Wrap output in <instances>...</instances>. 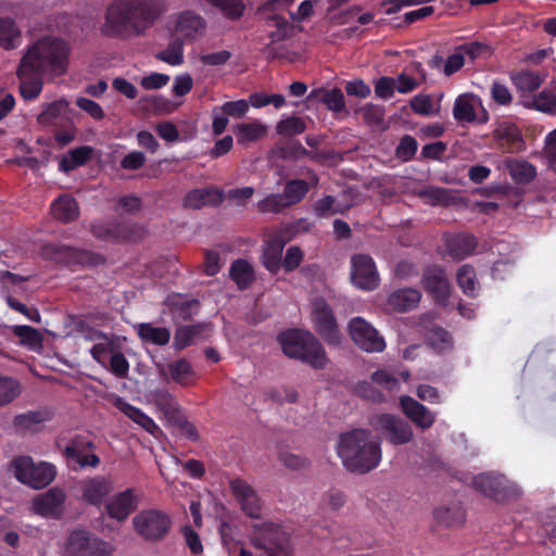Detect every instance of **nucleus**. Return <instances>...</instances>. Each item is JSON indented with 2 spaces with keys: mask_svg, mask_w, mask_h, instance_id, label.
Here are the masks:
<instances>
[{
  "mask_svg": "<svg viewBox=\"0 0 556 556\" xmlns=\"http://www.w3.org/2000/svg\"><path fill=\"white\" fill-rule=\"evenodd\" d=\"M166 11L164 0H113L100 29L110 38L141 37Z\"/></svg>",
  "mask_w": 556,
  "mask_h": 556,
  "instance_id": "1",
  "label": "nucleus"
},
{
  "mask_svg": "<svg viewBox=\"0 0 556 556\" xmlns=\"http://www.w3.org/2000/svg\"><path fill=\"white\" fill-rule=\"evenodd\" d=\"M337 453L349 471L366 473L381 460V440L371 439L367 429H354L340 435Z\"/></svg>",
  "mask_w": 556,
  "mask_h": 556,
  "instance_id": "2",
  "label": "nucleus"
},
{
  "mask_svg": "<svg viewBox=\"0 0 556 556\" xmlns=\"http://www.w3.org/2000/svg\"><path fill=\"white\" fill-rule=\"evenodd\" d=\"M71 46L67 41L46 36L36 41L21 59L24 68L34 67L42 74L59 77L67 72Z\"/></svg>",
  "mask_w": 556,
  "mask_h": 556,
  "instance_id": "3",
  "label": "nucleus"
},
{
  "mask_svg": "<svg viewBox=\"0 0 556 556\" xmlns=\"http://www.w3.org/2000/svg\"><path fill=\"white\" fill-rule=\"evenodd\" d=\"M278 342L287 356L301 359L315 369H323L328 363L325 349L311 332L290 329L279 333Z\"/></svg>",
  "mask_w": 556,
  "mask_h": 556,
  "instance_id": "4",
  "label": "nucleus"
},
{
  "mask_svg": "<svg viewBox=\"0 0 556 556\" xmlns=\"http://www.w3.org/2000/svg\"><path fill=\"white\" fill-rule=\"evenodd\" d=\"M251 543L262 549L267 556H289L291 545L288 533L280 525L264 522L253 525Z\"/></svg>",
  "mask_w": 556,
  "mask_h": 556,
  "instance_id": "5",
  "label": "nucleus"
},
{
  "mask_svg": "<svg viewBox=\"0 0 556 556\" xmlns=\"http://www.w3.org/2000/svg\"><path fill=\"white\" fill-rule=\"evenodd\" d=\"M11 469L20 482L34 489L48 486L56 476V468L53 464L47 462L35 464L30 456L14 457L11 462Z\"/></svg>",
  "mask_w": 556,
  "mask_h": 556,
  "instance_id": "6",
  "label": "nucleus"
},
{
  "mask_svg": "<svg viewBox=\"0 0 556 556\" xmlns=\"http://www.w3.org/2000/svg\"><path fill=\"white\" fill-rule=\"evenodd\" d=\"M369 424L383 440L392 445H404L414 439L410 424L399 415L377 414L370 418Z\"/></svg>",
  "mask_w": 556,
  "mask_h": 556,
  "instance_id": "7",
  "label": "nucleus"
},
{
  "mask_svg": "<svg viewBox=\"0 0 556 556\" xmlns=\"http://www.w3.org/2000/svg\"><path fill=\"white\" fill-rule=\"evenodd\" d=\"M172 518L160 509H144L132 518L136 533L148 542L162 541L172 529Z\"/></svg>",
  "mask_w": 556,
  "mask_h": 556,
  "instance_id": "8",
  "label": "nucleus"
},
{
  "mask_svg": "<svg viewBox=\"0 0 556 556\" xmlns=\"http://www.w3.org/2000/svg\"><path fill=\"white\" fill-rule=\"evenodd\" d=\"M112 552L110 543L85 529L73 530L65 543L67 556H111Z\"/></svg>",
  "mask_w": 556,
  "mask_h": 556,
  "instance_id": "9",
  "label": "nucleus"
},
{
  "mask_svg": "<svg viewBox=\"0 0 556 556\" xmlns=\"http://www.w3.org/2000/svg\"><path fill=\"white\" fill-rule=\"evenodd\" d=\"M42 255L65 266H96L104 261L98 253L60 243L43 245Z\"/></svg>",
  "mask_w": 556,
  "mask_h": 556,
  "instance_id": "10",
  "label": "nucleus"
},
{
  "mask_svg": "<svg viewBox=\"0 0 556 556\" xmlns=\"http://www.w3.org/2000/svg\"><path fill=\"white\" fill-rule=\"evenodd\" d=\"M90 231L97 239L110 242L138 241L144 233L141 226L129 220L94 222Z\"/></svg>",
  "mask_w": 556,
  "mask_h": 556,
  "instance_id": "11",
  "label": "nucleus"
},
{
  "mask_svg": "<svg viewBox=\"0 0 556 556\" xmlns=\"http://www.w3.org/2000/svg\"><path fill=\"white\" fill-rule=\"evenodd\" d=\"M472 486L484 496L496 502H506L518 496L516 486L505 476L494 472L475 476Z\"/></svg>",
  "mask_w": 556,
  "mask_h": 556,
  "instance_id": "12",
  "label": "nucleus"
},
{
  "mask_svg": "<svg viewBox=\"0 0 556 556\" xmlns=\"http://www.w3.org/2000/svg\"><path fill=\"white\" fill-rule=\"evenodd\" d=\"M351 280L361 290L371 291L378 288L380 277L370 255L359 253L351 257Z\"/></svg>",
  "mask_w": 556,
  "mask_h": 556,
  "instance_id": "13",
  "label": "nucleus"
},
{
  "mask_svg": "<svg viewBox=\"0 0 556 556\" xmlns=\"http://www.w3.org/2000/svg\"><path fill=\"white\" fill-rule=\"evenodd\" d=\"M312 316L316 332L328 344L338 345L341 341L338 324L331 307L324 299L314 301Z\"/></svg>",
  "mask_w": 556,
  "mask_h": 556,
  "instance_id": "14",
  "label": "nucleus"
},
{
  "mask_svg": "<svg viewBox=\"0 0 556 556\" xmlns=\"http://www.w3.org/2000/svg\"><path fill=\"white\" fill-rule=\"evenodd\" d=\"M349 332L353 342L365 352L379 353L386 349L383 337L362 317L350 320Z\"/></svg>",
  "mask_w": 556,
  "mask_h": 556,
  "instance_id": "15",
  "label": "nucleus"
},
{
  "mask_svg": "<svg viewBox=\"0 0 556 556\" xmlns=\"http://www.w3.org/2000/svg\"><path fill=\"white\" fill-rule=\"evenodd\" d=\"M96 444L84 437L76 435L72 438L68 444L63 448L62 454L70 465H77L78 468H97L101 459L94 453Z\"/></svg>",
  "mask_w": 556,
  "mask_h": 556,
  "instance_id": "16",
  "label": "nucleus"
},
{
  "mask_svg": "<svg viewBox=\"0 0 556 556\" xmlns=\"http://www.w3.org/2000/svg\"><path fill=\"white\" fill-rule=\"evenodd\" d=\"M229 486L243 514L252 519H261L263 502L252 485L237 478L230 481Z\"/></svg>",
  "mask_w": 556,
  "mask_h": 556,
  "instance_id": "17",
  "label": "nucleus"
},
{
  "mask_svg": "<svg viewBox=\"0 0 556 556\" xmlns=\"http://www.w3.org/2000/svg\"><path fill=\"white\" fill-rule=\"evenodd\" d=\"M421 282L425 291L438 305H446L451 293V286L441 266L433 265L427 267Z\"/></svg>",
  "mask_w": 556,
  "mask_h": 556,
  "instance_id": "18",
  "label": "nucleus"
},
{
  "mask_svg": "<svg viewBox=\"0 0 556 556\" xmlns=\"http://www.w3.org/2000/svg\"><path fill=\"white\" fill-rule=\"evenodd\" d=\"M66 494L61 488L54 486L37 495L33 506L36 514L42 517L61 519L65 509Z\"/></svg>",
  "mask_w": 556,
  "mask_h": 556,
  "instance_id": "19",
  "label": "nucleus"
},
{
  "mask_svg": "<svg viewBox=\"0 0 556 556\" xmlns=\"http://www.w3.org/2000/svg\"><path fill=\"white\" fill-rule=\"evenodd\" d=\"M496 147L505 153H519L526 149L520 128L513 122H500L493 131Z\"/></svg>",
  "mask_w": 556,
  "mask_h": 556,
  "instance_id": "20",
  "label": "nucleus"
},
{
  "mask_svg": "<svg viewBox=\"0 0 556 556\" xmlns=\"http://www.w3.org/2000/svg\"><path fill=\"white\" fill-rule=\"evenodd\" d=\"M249 112V102L244 99L236 101H227L220 106H215L212 110L213 121L212 130L216 136L222 135L229 123V117L242 118Z\"/></svg>",
  "mask_w": 556,
  "mask_h": 556,
  "instance_id": "21",
  "label": "nucleus"
},
{
  "mask_svg": "<svg viewBox=\"0 0 556 556\" xmlns=\"http://www.w3.org/2000/svg\"><path fill=\"white\" fill-rule=\"evenodd\" d=\"M83 500L92 506H101L113 491V481L106 476L89 477L79 483Z\"/></svg>",
  "mask_w": 556,
  "mask_h": 556,
  "instance_id": "22",
  "label": "nucleus"
},
{
  "mask_svg": "<svg viewBox=\"0 0 556 556\" xmlns=\"http://www.w3.org/2000/svg\"><path fill=\"white\" fill-rule=\"evenodd\" d=\"M139 496L131 488L112 495L105 505L110 518L117 521L126 520L137 509Z\"/></svg>",
  "mask_w": 556,
  "mask_h": 556,
  "instance_id": "23",
  "label": "nucleus"
},
{
  "mask_svg": "<svg viewBox=\"0 0 556 556\" xmlns=\"http://www.w3.org/2000/svg\"><path fill=\"white\" fill-rule=\"evenodd\" d=\"M205 20L192 11H185L177 17L175 34L181 40L192 42L203 36L205 31Z\"/></svg>",
  "mask_w": 556,
  "mask_h": 556,
  "instance_id": "24",
  "label": "nucleus"
},
{
  "mask_svg": "<svg viewBox=\"0 0 556 556\" xmlns=\"http://www.w3.org/2000/svg\"><path fill=\"white\" fill-rule=\"evenodd\" d=\"M400 407L403 414L422 430L431 428L435 421V415L409 395H402L400 397Z\"/></svg>",
  "mask_w": 556,
  "mask_h": 556,
  "instance_id": "25",
  "label": "nucleus"
},
{
  "mask_svg": "<svg viewBox=\"0 0 556 556\" xmlns=\"http://www.w3.org/2000/svg\"><path fill=\"white\" fill-rule=\"evenodd\" d=\"M224 201V191L216 187L198 188L190 190L182 199V206L190 210H200L203 206L216 207Z\"/></svg>",
  "mask_w": 556,
  "mask_h": 556,
  "instance_id": "26",
  "label": "nucleus"
},
{
  "mask_svg": "<svg viewBox=\"0 0 556 556\" xmlns=\"http://www.w3.org/2000/svg\"><path fill=\"white\" fill-rule=\"evenodd\" d=\"M150 403L156 407L168 424L177 421V418L184 414L175 395L164 388H157L150 392Z\"/></svg>",
  "mask_w": 556,
  "mask_h": 556,
  "instance_id": "27",
  "label": "nucleus"
},
{
  "mask_svg": "<svg viewBox=\"0 0 556 556\" xmlns=\"http://www.w3.org/2000/svg\"><path fill=\"white\" fill-rule=\"evenodd\" d=\"M113 404L118 410L125 414L129 419H131L135 424L140 426L154 438L157 439L163 435L162 429L140 408L129 404L127 401L119 396L115 399Z\"/></svg>",
  "mask_w": 556,
  "mask_h": 556,
  "instance_id": "28",
  "label": "nucleus"
},
{
  "mask_svg": "<svg viewBox=\"0 0 556 556\" xmlns=\"http://www.w3.org/2000/svg\"><path fill=\"white\" fill-rule=\"evenodd\" d=\"M42 75L34 67L24 68V62L21 60L17 67V77L20 79V92L25 100H34L41 93L43 87Z\"/></svg>",
  "mask_w": 556,
  "mask_h": 556,
  "instance_id": "29",
  "label": "nucleus"
},
{
  "mask_svg": "<svg viewBox=\"0 0 556 556\" xmlns=\"http://www.w3.org/2000/svg\"><path fill=\"white\" fill-rule=\"evenodd\" d=\"M286 239L282 235L275 233L268 238L263 251V265L271 274H277L281 268L282 252Z\"/></svg>",
  "mask_w": 556,
  "mask_h": 556,
  "instance_id": "30",
  "label": "nucleus"
},
{
  "mask_svg": "<svg viewBox=\"0 0 556 556\" xmlns=\"http://www.w3.org/2000/svg\"><path fill=\"white\" fill-rule=\"evenodd\" d=\"M53 413L49 408H40L18 414L13 419V427L17 432H35L39 430L41 424L50 421Z\"/></svg>",
  "mask_w": 556,
  "mask_h": 556,
  "instance_id": "31",
  "label": "nucleus"
},
{
  "mask_svg": "<svg viewBox=\"0 0 556 556\" xmlns=\"http://www.w3.org/2000/svg\"><path fill=\"white\" fill-rule=\"evenodd\" d=\"M51 213L56 220L70 224L79 217V205L74 197L64 193L53 200Z\"/></svg>",
  "mask_w": 556,
  "mask_h": 556,
  "instance_id": "32",
  "label": "nucleus"
},
{
  "mask_svg": "<svg viewBox=\"0 0 556 556\" xmlns=\"http://www.w3.org/2000/svg\"><path fill=\"white\" fill-rule=\"evenodd\" d=\"M421 299L419 290L403 288L393 291L388 298V305L396 312H408L417 307Z\"/></svg>",
  "mask_w": 556,
  "mask_h": 556,
  "instance_id": "33",
  "label": "nucleus"
},
{
  "mask_svg": "<svg viewBox=\"0 0 556 556\" xmlns=\"http://www.w3.org/2000/svg\"><path fill=\"white\" fill-rule=\"evenodd\" d=\"M445 247L450 256L463 260L475 251L477 240L472 235L457 233L446 239Z\"/></svg>",
  "mask_w": 556,
  "mask_h": 556,
  "instance_id": "34",
  "label": "nucleus"
},
{
  "mask_svg": "<svg viewBox=\"0 0 556 556\" xmlns=\"http://www.w3.org/2000/svg\"><path fill=\"white\" fill-rule=\"evenodd\" d=\"M135 330L142 343L164 346L170 340V330L168 328L155 327L151 323H140L135 326Z\"/></svg>",
  "mask_w": 556,
  "mask_h": 556,
  "instance_id": "35",
  "label": "nucleus"
},
{
  "mask_svg": "<svg viewBox=\"0 0 556 556\" xmlns=\"http://www.w3.org/2000/svg\"><path fill=\"white\" fill-rule=\"evenodd\" d=\"M229 276L239 290L248 289L255 279L253 266L243 258H238L231 263Z\"/></svg>",
  "mask_w": 556,
  "mask_h": 556,
  "instance_id": "36",
  "label": "nucleus"
},
{
  "mask_svg": "<svg viewBox=\"0 0 556 556\" xmlns=\"http://www.w3.org/2000/svg\"><path fill=\"white\" fill-rule=\"evenodd\" d=\"M525 105L549 115H556V80L552 83V89H543L525 102Z\"/></svg>",
  "mask_w": 556,
  "mask_h": 556,
  "instance_id": "37",
  "label": "nucleus"
},
{
  "mask_svg": "<svg viewBox=\"0 0 556 556\" xmlns=\"http://www.w3.org/2000/svg\"><path fill=\"white\" fill-rule=\"evenodd\" d=\"M478 99L472 93L459 94L454 102L453 116L459 123H473L477 118L475 102Z\"/></svg>",
  "mask_w": 556,
  "mask_h": 556,
  "instance_id": "38",
  "label": "nucleus"
},
{
  "mask_svg": "<svg viewBox=\"0 0 556 556\" xmlns=\"http://www.w3.org/2000/svg\"><path fill=\"white\" fill-rule=\"evenodd\" d=\"M92 152L93 149L89 146H81L70 150L60 161V170L68 173L85 165L90 160Z\"/></svg>",
  "mask_w": 556,
  "mask_h": 556,
  "instance_id": "39",
  "label": "nucleus"
},
{
  "mask_svg": "<svg viewBox=\"0 0 556 556\" xmlns=\"http://www.w3.org/2000/svg\"><path fill=\"white\" fill-rule=\"evenodd\" d=\"M505 165L513 180L518 184H529L536 176V168L527 161L507 159Z\"/></svg>",
  "mask_w": 556,
  "mask_h": 556,
  "instance_id": "40",
  "label": "nucleus"
},
{
  "mask_svg": "<svg viewBox=\"0 0 556 556\" xmlns=\"http://www.w3.org/2000/svg\"><path fill=\"white\" fill-rule=\"evenodd\" d=\"M21 43V31L11 17H0V47L5 50L15 49Z\"/></svg>",
  "mask_w": 556,
  "mask_h": 556,
  "instance_id": "41",
  "label": "nucleus"
},
{
  "mask_svg": "<svg viewBox=\"0 0 556 556\" xmlns=\"http://www.w3.org/2000/svg\"><path fill=\"white\" fill-rule=\"evenodd\" d=\"M456 281L467 296L476 298L478 295L479 282L477 280L476 270L471 265L465 264L458 268Z\"/></svg>",
  "mask_w": 556,
  "mask_h": 556,
  "instance_id": "42",
  "label": "nucleus"
},
{
  "mask_svg": "<svg viewBox=\"0 0 556 556\" xmlns=\"http://www.w3.org/2000/svg\"><path fill=\"white\" fill-rule=\"evenodd\" d=\"M68 105V101L64 98L46 104L42 112L37 116L38 123L43 126L55 125L58 119L67 112Z\"/></svg>",
  "mask_w": 556,
  "mask_h": 556,
  "instance_id": "43",
  "label": "nucleus"
},
{
  "mask_svg": "<svg viewBox=\"0 0 556 556\" xmlns=\"http://www.w3.org/2000/svg\"><path fill=\"white\" fill-rule=\"evenodd\" d=\"M11 330L20 339V344L34 351L42 346L43 337L36 328L27 325H15L12 326Z\"/></svg>",
  "mask_w": 556,
  "mask_h": 556,
  "instance_id": "44",
  "label": "nucleus"
},
{
  "mask_svg": "<svg viewBox=\"0 0 556 556\" xmlns=\"http://www.w3.org/2000/svg\"><path fill=\"white\" fill-rule=\"evenodd\" d=\"M266 126L258 123H242L233 128L238 143L257 141L266 135Z\"/></svg>",
  "mask_w": 556,
  "mask_h": 556,
  "instance_id": "45",
  "label": "nucleus"
},
{
  "mask_svg": "<svg viewBox=\"0 0 556 556\" xmlns=\"http://www.w3.org/2000/svg\"><path fill=\"white\" fill-rule=\"evenodd\" d=\"M433 514L437 522L447 528L462 526L466 520V513L460 506L439 507Z\"/></svg>",
  "mask_w": 556,
  "mask_h": 556,
  "instance_id": "46",
  "label": "nucleus"
},
{
  "mask_svg": "<svg viewBox=\"0 0 556 556\" xmlns=\"http://www.w3.org/2000/svg\"><path fill=\"white\" fill-rule=\"evenodd\" d=\"M514 85L522 92H533L543 84V78L538 72L522 70L511 76Z\"/></svg>",
  "mask_w": 556,
  "mask_h": 556,
  "instance_id": "47",
  "label": "nucleus"
},
{
  "mask_svg": "<svg viewBox=\"0 0 556 556\" xmlns=\"http://www.w3.org/2000/svg\"><path fill=\"white\" fill-rule=\"evenodd\" d=\"M309 191V185L303 179H291L285 185L282 195L289 206L300 203L307 192Z\"/></svg>",
  "mask_w": 556,
  "mask_h": 556,
  "instance_id": "48",
  "label": "nucleus"
},
{
  "mask_svg": "<svg viewBox=\"0 0 556 556\" xmlns=\"http://www.w3.org/2000/svg\"><path fill=\"white\" fill-rule=\"evenodd\" d=\"M156 59L172 66L184 63V41L180 38L172 40L166 49L156 54Z\"/></svg>",
  "mask_w": 556,
  "mask_h": 556,
  "instance_id": "49",
  "label": "nucleus"
},
{
  "mask_svg": "<svg viewBox=\"0 0 556 556\" xmlns=\"http://www.w3.org/2000/svg\"><path fill=\"white\" fill-rule=\"evenodd\" d=\"M202 331L201 325L178 327L174 334L173 346L177 351H181L192 344L194 338Z\"/></svg>",
  "mask_w": 556,
  "mask_h": 556,
  "instance_id": "50",
  "label": "nucleus"
},
{
  "mask_svg": "<svg viewBox=\"0 0 556 556\" xmlns=\"http://www.w3.org/2000/svg\"><path fill=\"white\" fill-rule=\"evenodd\" d=\"M428 344L437 352H444L452 348L453 340L450 332L442 327H433L427 333Z\"/></svg>",
  "mask_w": 556,
  "mask_h": 556,
  "instance_id": "51",
  "label": "nucleus"
},
{
  "mask_svg": "<svg viewBox=\"0 0 556 556\" xmlns=\"http://www.w3.org/2000/svg\"><path fill=\"white\" fill-rule=\"evenodd\" d=\"M166 303L174 315L187 320L191 318L192 308L198 302L195 300H187L180 295H174L168 298Z\"/></svg>",
  "mask_w": 556,
  "mask_h": 556,
  "instance_id": "52",
  "label": "nucleus"
},
{
  "mask_svg": "<svg viewBox=\"0 0 556 556\" xmlns=\"http://www.w3.org/2000/svg\"><path fill=\"white\" fill-rule=\"evenodd\" d=\"M306 124L302 117L290 116L278 122L276 131L280 136L292 137L304 132Z\"/></svg>",
  "mask_w": 556,
  "mask_h": 556,
  "instance_id": "53",
  "label": "nucleus"
},
{
  "mask_svg": "<svg viewBox=\"0 0 556 556\" xmlns=\"http://www.w3.org/2000/svg\"><path fill=\"white\" fill-rule=\"evenodd\" d=\"M168 371L175 382L185 386L192 376L193 368L186 358H179L168 364Z\"/></svg>",
  "mask_w": 556,
  "mask_h": 556,
  "instance_id": "54",
  "label": "nucleus"
},
{
  "mask_svg": "<svg viewBox=\"0 0 556 556\" xmlns=\"http://www.w3.org/2000/svg\"><path fill=\"white\" fill-rule=\"evenodd\" d=\"M288 207L290 206L286 202L282 193H271L257 203V210L261 213L278 214Z\"/></svg>",
  "mask_w": 556,
  "mask_h": 556,
  "instance_id": "55",
  "label": "nucleus"
},
{
  "mask_svg": "<svg viewBox=\"0 0 556 556\" xmlns=\"http://www.w3.org/2000/svg\"><path fill=\"white\" fill-rule=\"evenodd\" d=\"M18 395V381L10 377L0 376V407L13 402Z\"/></svg>",
  "mask_w": 556,
  "mask_h": 556,
  "instance_id": "56",
  "label": "nucleus"
},
{
  "mask_svg": "<svg viewBox=\"0 0 556 556\" xmlns=\"http://www.w3.org/2000/svg\"><path fill=\"white\" fill-rule=\"evenodd\" d=\"M417 149V140L410 135H404L395 149V156L403 162H409L414 159Z\"/></svg>",
  "mask_w": 556,
  "mask_h": 556,
  "instance_id": "57",
  "label": "nucleus"
},
{
  "mask_svg": "<svg viewBox=\"0 0 556 556\" xmlns=\"http://www.w3.org/2000/svg\"><path fill=\"white\" fill-rule=\"evenodd\" d=\"M320 101L333 112H341L345 106L343 92L339 88L324 91Z\"/></svg>",
  "mask_w": 556,
  "mask_h": 556,
  "instance_id": "58",
  "label": "nucleus"
},
{
  "mask_svg": "<svg viewBox=\"0 0 556 556\" xmlns=\"http://www.w3.org/2000/svg\"><path fill=\"white\" fill-rule=\"evenodd\" d=\"M386 110L382 105L367 103L362 109L364 122L371 126H378L383 123Z\"/></svg>",
  "mask_w": 556,
  "mask_h": 556,
  "instance_id": "59",
  "label": "nucleus"
},
{
  "mask_svg": "<svg viewBox=\"0 0 556 556\" xmlns=\"http://www.w3.org/2000/svg\"><path fill=\"white\" fill-rule=\"evenodd\" d=\"M231 52L228 50H220L199 55V61L204 66H222L231 59Z\"/></svg>",
  "mask_w": 556,
  "mask_h": 556,
  "instance_id": "60",
  "label": "nucleus"
},
{
  "mask_svg": "<svg viewBox=\"0 0 556 556\" xmlns=\"http://www.w3.org/2000/svg\"><path fill=\"white\" fill-rule=\"evenodd\" d=\"M7 304L10 308H12L15 312L21 313L30 321L40 323L41 315L36 307H28L13 296L7 298Z\"/></svg>",
  "mask_w": 556,
  "mask_h": 556,
  "instance_id": "61",
  "label": "nucleus"
},
{
  "mask_svg": "<svg viewBox=\"0 0 556 556\" xmlns=\"http://www.w3.org/2000/svg\"><path fill=\"white\" fill-rule=\"evenodd\" d=\"M303 257V251L299 247L292 245L288 248L282 258L281 267H283L287 273L293 271L301 265Z\"/></svg>",
  "mask_w": 556,
  "mask_h": 556,
  "instance_id": "62",
  "label": "nucleus"
},
{
  "mask_svg": "<svg viewBox=\"0 0 556 556\" xmlns=\"http://www.w3.org/2000/svg\"><path fill=\"white\" fill-rule=\"evenodd\" d=\"M432 205H448L452 200L451 191L444 188L433 187L422 192Z\"/></svg>",
  "mask_w": 556,
  "mask_h": 556,
  "instance_id": "63",
  "label": "nucleus"
},
{
  "mask_svg": "<svg viewBox=\"0 0 556 556\" xmlns=\"http://www.w3.org/2000/svg\"><path fill=\"white\" fill-rule=\"evenodd\" d=\"M169 75L154 72L143 76L140 80V86L144 90L161 89L169 83Z\"/></svg>",
  "mask_w": 556,
  "mask_h": 556,
  "instance_id": "64",
  "label": "nucleus"
}]
</instances>
